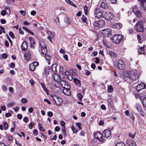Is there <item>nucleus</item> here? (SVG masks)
Listing matches in <instances>:
<instances>
[{
	"mask_svg": "<svg viewBox=\"0 0 146 146\" xmlns=\"http://www.w3.org/2000/svg\"><path fill=\"white\" fill-rule=\"evenodd\" d=\"M1 56H2V58H3L6 59L7 58V55L6 54L3 53L1 55Z\"/></svg>",
	"mask_w": 146,
	"mask_h": 146,
	"instance_id": "4d7b16f0",
	"label": "nucleus"
},
{
	"mask_svg": "<svg viewBox=\"0 0 146 146\" xmlns=\"http://www.w3.org/2000/svg\"><path fill=\"white\" fill-rule=\"evenodd\" d=\"M71 129L72 130L73 132L74 133H77L78 131L77 130H76L75 128L72 125L71 127Z\"/></svg>",
	"mask_w": 146,
	"mask_h": 146,
	"instance_id": "de8ad7c7",
	"label": "nucleus"
},
{
	"mask_svg": "<svg viewBox=\"0 0 146 146\" xmlns=\"http://www.w3.org/2000/svg\"><path fill=\"white\" fill-rule=\"evenodd\" d=\"M21 102L23 103H26L27 102V100L25 98H23L21 100Z\"/></svg>",
	"mask_w": 146,
	"mask_h": 146,
	"instance_id": "13d9d810",
	"label": "nucleus"
},
{
	"mask_svg": "<svg viewBox=\"0 0 146 146\" xmlns=\"http://www.w3.org/2000/svg\"><path fill=\"white\" fill-rule=\"evenodd\" d=\"M140 3L142 7L145 10H146V0H137Z\"/></svg>",
	"mask_w": 146,
	"mask_h": 146,
	"instance_id": "412c9836",
	"label": "nucleus"
},
{
	"mask_svg": "<svg viewBox=\"0 0 146 146\" xmlns=\"http://www.w3.org/2000/svg\"><path fill=\"white\" fill-rule=\"evenodd\" d=\"M57 64H53L51 66V70L52 71L54 72H56V66Z\"/></svg>",
	"mask_w": 146,
	"mask_h": 146,
	"instance_id": "7c9ffc66",
	"label": "nucleus"
},
{
	"mask_svg": "<svg viewBox=\"0 0 146 146\" xmlns=\"http://www.w3.org/2000/svg\"><path fill=\"white\" fill-rule=\"evenodd\" d=\"M63 58L66 61H67L68 60V57L67 55L66 54H64L63 55Z\"/></svg>",
	"mask_w": 146,
	"mask_h": 146,
	"instance_id": "774afa93",
	"label": "nucleus"
},
{
	"mask_svg": "<svg viewBox=\"0 0 146 146\" xmlns=\"http://www.w3.org/2000/svg\"><path fill=\"white\" fill-rule=\"evenodd\" d=\"M20 13L22 15L24 16L26 14V12L25 11L23 10H20Z\"/></svg>",
	"mask_w": 146,
	"mask_h": 146,
	"instance_id": "5fc2aeb1",
	"label": "nucleus"
},
{
	"mask_svg": "<svg viewBox=\"0 0 146 146\" xmlns=\"http://www.w3.org/2000/svg\"><path fill=\"white\" fill-rule=\"evenodd\" d=\"M114 17L113 15L111 13H106L104 15V18L106 20L108 21L112 20Z\"/></svg>",
	"mask_w": 146,
	"mask_h": 146,
	"instance_id": "9d476101",
	"label": "nucleus"
},
{
	"mask_svg": "<svg viewBox=\"0 0 146 146\" xmlns=\"http://www.w3.org/2000/svg\"><path fill=\"white\" fill-rule=\"evenodd\" d=\"M52 78L54 81H56L59 84V82L60 81V76L57 74H54L52 75Z\"/></svg>",
	"mask_w": 146,
	"mask_h": 146,
	"instance_id": "f3484780",
	"label": "nucleus"
},
{
	"mask_svg": "<svg viewBox=\"0 0 146 146\" xmlns=\"http://www.w3.org/2000/svg\"><path fill=\"white\" fill-rule=\"evenodd\" d=\"M3 124L4 129L5 130L7 129L8 127V124L6 122H4Z\"/></svg>",
	"mask_w": 146,
	"mask_h": 146,
	"instance_id": "a18cd8bd",
	"label": "nucleus"
},
{
	"mask_svg": "<svg viewBox=\"0 0 146 146\" xmlns=\"http://www.w3.org/2000/svg\"><path fill=\"white\" fill-rule=\"evenodd\" d=\"M5 9L7 14L9 15L10 14L11 12L10 10V7L9 6H8L6 7Z\"/></svg>",
	"mask_w": 146,
	"mask_h": 146,
	"instance_id": "72a5a7b5",
	"label": "nucleus"
},
{
	"mask_svg": "<svg viewBox=\"0 0 146 146\" xmlns=\"http://www.w3.org/2000/svg\"><path fill=\"white\" fill-rule=\"evenodd\" d=\"M130 74V79L131 80L132 82L134 81V82H133V84L136 83L138 82V76L136 70H133L129 71Z\"/></svg>",
	"mask_w": 146,
	"mask_h": 146,
	"instance_id": "f257e3e1",
	"label": "nucleus"
},
{
	"mask_svg": "<svg viewBox=\"0 0 146 146\" xmlns=\"http://www.w3.org/2000/svg\"><path fill=\"white\" fill-rule=\"evenodd\" d=\"M74 82L75 84L77 85L78 87H80L81 86V83L80 81L76 78L73 79Z\"/></svg>",
	"mask_w": 146,
	"mask_h": 146,
	"instance_id": "a878e982",
	"label": "nucleus"
},
{
	"mask_svg": "<svg viewBox=\"0 0 146 146\" xmlns=\"http://www.w3.org/2000/svg\"><path fill=\"white\" fill-rule=\"evenodd\" d=\"M134 28L137 32H142L144 29L143 22L141 21L138 22L134 26Z\"/></svg>",
	"mask_w": 146,
	"mask_h": 146,
	"instance_id": "20e7f679",
	"label": "nucleus"
},
{
	"mask_svg": "<svg viewBox=\"0 0 146 146\" xmlns=\"http://www.w3.org/2000/svg\"><path fill=\"white\" fill-rule=\"evenodd\" d=\"M15 64L14 63H11L9 65V67L10 68H13L15 67Z\"/></svg>",
	"mask_w": 146,
	"mask_h": 146,
	"instance_id": "338daca9",
	"label": "nucleus"
},
{
	"mask_svg": "<svg viewBox=\"0 0 146 146\" xmlns=\"http://www.w3.org/2000/svg\"><path fill=\"white\" fill-rule=\"evenodd\" d=\"M113 90V88L111 85H110L108 86V91L109 92H111Z\"/></svg>",
	"mask_w": 146,
	"mask_h": 146,
	"instance_id": "ea45409f",
	"label": "nucleus"
},
{
	"mask_svg": "<svg viewBox=\"0 0 146 146\" xmlns=\"http://www.w3.org/2000/svg\"><path fill=\"white\" fill-rule=\"evenodd\" d=\"M94 136L95 138L97 139L100 142L102 143L104 142L105 140L104 138L103 137L102 134L100 132H95L94 133Z\"/></svg>",
	"mask_w": 146,
	"mask_h": 146,
	"instance_id": "39448f33",
	"label": "nucleus"
},
{
	"mask_svg": "<svg viewBox=\"0 0 146 146\" xmlns=\"http://www.w3.org/2000/svg\"><path fill=\"white\" fill-rule=\"evenodd\" d=\"M93 25L95 27L99 28L103 27L105 26V23L103 20H100L99 21L94 22Z\"/></svg>",
	"mask_w": 146,
	"mask_h": 146,
	"instance_id": "6e6552de",
	"label": "nucleus"
},
{
	"mask_svg": "<svg viewBox=\"0 0 146 146\" xmlns=\"http://www.w3.org/2000/svg\"><path fill=\"white\" fill-rule=\"evenodd\" d=\"M78 99L80 101H81L83 98L82 95L80 93H79L77 94V95Z\"/></svg>",
	"mask_w": 146,
	"mask_h": 146,
	"instance_id": "a19ab883",
	"label": "nucleus"
},
{
	"mask_svg": "<svg viewBox=\"0 0 146 146\" xmlns=\"http://www.w3.org/2000/svg\"><path fill=\"white\" fill-rule=\"evenodd\" d=\"M145 47V45H143V47H141L140 48H139L138 49V52L140 54H143L144 53V47Z\"/></svg>",
	"mask_w": 146,
	"mask_h": 146,
	"instance_id": "bb28decb",
	"label": "nucleus"
},
{
	"mask_svg": "<svg viewBox=\"0 0 146 146\" xmlns=\"http://www.w3.org/2000/svg\"><path fill=\"white\" fill-rule=\"evenodd\" d=\"M135 96L136 98H138L140 100H141L143 99V98L142 97L141 94H135Z\"/></svg>",
	"mask_w": 146,
	"mask_h": 146,
	"instance_id": "79ce46f5",
	"label": "nucleus"
},
{
	"mask_svg": "<svg viewBox=\"0 0 146 146\" xmlns=\"http://www.w3.org/2000/svg\"><path fill=\"white\" fill-rule=\"evenodd\" d=\"M115 146H125V145L122 142H119L116 144Z\"/></svg>",
	"mask_w": 146,
	"mask_h": 146,
	"instance_id": "58836bf2",
	"label": "nucleus"
},
{
	"mask_svg": "<svg viewBox=\"0 0 146 146\" xmlns=\"http://www.w3.org/2000/svg\"><path fill=\"white\" fill-rule=\"evenodd\" d=\"M135 107L138 111L139 113L142 116H144L145 115V113L142 110L141 106L140 104L138 103L136 104L135 105Z\"/></svg>",
	"mask_w": 146,
	"mask_h": 146,
	"instance_id": "9b49d317",
	"label": "nucleus"
},
{
	"mask_svg": "<svg viewBox=\"0 0 146 146\" xmlns=\"http://www.w3.org/2000/svg\"><path fill=\"white\" fill-rule=\"evenodd\" d=\"M103 133L104 135V137L106 138H110L111 137V132L109 130L107 129L105 130Z\"/></svg>",
	"mask_w": 146,
	"mask_h": 146,
	"instance_id": "a211bd4d",
	"label": "nucleus"
},
{
	"mask_svg": "<svg viewBox=\"0 0 146 146\" xmlns=\"http://www.w3.org/2000/svg\"><path fill=\"white\" fill-rule=\"evenodd\" d=\"M46 33L48 35V39L51 42H52L51 38H52L54 36V34L51 32L49 31H46Z\"/></svg>",
	"mask_w": 146,
	"mask_h": 146,
	"instance_id": "5701e85b",
	"label": "nucleus"
},
{
	"mask_svg": "<svg viewBox=\"0 0 146 146\" xmlns=\"http://www.w3.org/2000/svg\"><path fill=\"white\" fill-rule=\"evenodd\" d=\"M38 131L37 129H34L33 131V135H37L38 134Z\"/></svg>",
	"mask_w": 146,
	"mask_h": 146,
	"instance_id": "3c124183",
	"label": "nucleus"
},
{
	"mask_svg": "<svg viewBox=\"0 0 146 146\" xmlns=\"http://www.w3.org/2000/svg\"><path fill=\"white\" fill-rule=\"evenodd\" d=\"M85 74L87 76L90 75V72L89 71L87 70L85 71Z\"/></svg>",
	"mask_w": 146,
	"mask_h": 146,
	"instance_id": "69168bd1",
	"label": "nucleus"
},
{
	"mask_svg": "<svg viewBox=\"0 0 146 146\" xmlns=\"http://www.w3.org/2000/svg\"><path fill=\"white\" fill-rule=\"evenodd\" d=\"M48 115L49 117H52L53 115L51 111H48L47 112Z\"/></svg>",
	"mask_w": 146,
	"mask_h": 146,
	"instance_id": "e2e57ef3",
	"label": "nucleus"
},
{
	"mask_svg": "<svg viewBox=\"0 0 146 146\" xmlns=\"http://www.w3.org/2000/svg\"><path fill=\"white\" fill-rule=\"evenodd\" d=\"M23 120L25 122L27 123L29 121L28 118L27 117H26L23 118Z\"/></svg>",
	"mask_w": 146,
	"mask_h": 146,
	"instance_id": "680f3d73",
	"label": "nucleus"
},
{
	"mask_svg": "<svg viewBox=\"0 0 146 146\" xmlns=\"http://www.w3.org/2000/svg\"><path fill=\"white\" fill-rule=\"evenodd\" d=\"M43 55L44 56L45 58L48 61V64H50V61L51 60L50 56L48 54H45Z\"/></svg>",
	"mask_w": 146,
	"mask_h": 146,
	"instance_id": "c85d7f7f",
	"label": "nucleus"
},
{
	"mask_svg": "<svg viewBox=\"0 0 146 146\" xmlns=\"http://www.w3.org/2000/svg\"><path fill=\"white\" fill-rule=\"evenodd\" d=\"M109 52L110 56L113 57L115 58L116 56V54L114 52L110 50L109 51Z\"/></svg>",
	"mask_w": 146,
	"mask_h": 146,
	"instance_id": "e433bc0d",
	"label": "nucleus"
},
{
	"mask_svg": "<svg viewBox=\"0 0 146 146\" xmlns=\"http://www.w3.org/2000/svg\"><path fill=\"white\" fill-rule=\"evenodd\" d=\"M129 146H136V145L135 141L133 140H131L127 142Z\"/></svg>",
	"mask_w": 146,
	"mask_h": 146,
	"instance_id": "cd10ccee",
	"label": "nucleus"
},
{
	"mask_svg": "<svg viewBox=\"0 0 146 146\" xmlns=\"http://www.w3.org/2000/svg\"><path fill=\"white\" fill-rule=\"evenodd\" d=\"M81 20L83 22H85L87 21V19L84 15H83L81 18Z\"/></svg>",
	"mask_w": 146,
	"mask_h": 146,
	"instance_id": "603ef678",
	"label": "nucleus"
},
{
	"mask_svg": "<svg viewBox=\"0 0 146 146\" xmlns=\"http://www.w3.org/2000/svg\"><path fill=\"white\" fill-rule=\"evenodd\" d=\"M62 92L64 94L67 96H69L70 95L71 92L69 90V89H66L65 88H63L62 90Z\"/></svg>",
	"mask_w": 146,
	"mask_h": 146,
	"instance_id": "b1692460",
	"label": "nucleus"
},
{
	"mask_svg": "<svg viewBox=\"0 0 146 146\" xmlns=\"http://www.w3.org/2000/svg\"><path fill=\"white\" fill-rule=\"evenodd\" d=\"M101 33L105 37L110 36L112 34V32L111 29H104L101 31Z\"/></svg>",
	"mask_w": 146,
	"mask_h": 146,
	"instance_id": "0eeeda50",
	"label": "nucleus"
},
{
	"mask_svg": "<svg viewBox=\"0 0 146 146\" xmlns=\"http://www.w3.org/2000/svg\"><path fill=\"white\" fill-rule=\"evenodd\" d=\"M135 14L138 18H141L142 17V13L139 11H137L135 12Z\"/></svg>",
	"mask_w": 146,
	"mask_h": 146,
	"instance_id": "c756f323",
	"label": "nucleus"
},
{
	"mask_svg": "<svg viewBox=\"0 0 146 146\" xmlns=\"http://www.w3.org/2000/svg\"><path fill=\"white\" fill-rule=\"evenodd\" d=\"M38 63L36 62H33L32 64H30L29 66L30 70L32 71H34L35 70L36 67L38 66Z\"/></svg>",
	"mask_w": 146,
	"mask_h": 146,
	"instance_id": "dca6fc26",
	"label": "nucleus"
},
{
	"mask_svg": "<svg viewBox=\"0 0 146 146\" xmlns=\"http://www.w3.org/2000/svg\"><path fill=\"white\" fill-rule=\"evenodd\" d=\"M76 125L81 130L82 129V127H81V124L80 123H76Z\"/></svg>",
	"mask_w": 146,
	"mask_h": 146,
	"instance_id": "09e8293b",
	"label": "nucleus"
},
{
	"mask_svg": "<svg viewBox=\"0 0 146 146\" xmlns=\"http://www.w3.org/2000/svg\"><path fill=\"white\" fill-rule=\"evenodd\" d=\"M19 108V106H17L15 108H13V109L16 112H17L18 111Z\"/></svg>",
	"mask_w": 146,
	"mask_h": 146,
	"instance_id": "0e129e2a",
	"label": "nucleus"
},
{
	"mask_svg": "<svg viewBox=\"0 0 146 146\" xmlns=\"http://www.w3.org/2000/svg\"><path fill=\"white\" fill-rule=\"evenodd\" d=\"M123 38V36L120 35H113L112 36L111 40L114 43L119 44L122 40Z\"/></svg>",
	"mask_w": 146,
	"mask_h": 146,
	"instance_id": "f03ea898",
	"label": "nucleus"
},
{
	"mask_svg": "<svg viewBox=\"0 0 146 146\" xmlns=\"http://www.w3.org/2000/svg\"><path fill=\"white\" fill-rule=\"evenodd\" d=\"M146 87V86L145 84L144 83H142L137 85L136 86V88L137 90L139 92L141 90L145 88Z\"/></svg>",
	"mask_w": 146,
	"mask_h": 146,
	"instance_id": "2eb2a0df",
	"label": "nucleus"
},
{
	"mask_svg": "<svg viewBox=\"0 0 146 146\" xmlns=\"http://www.w3.org/2000/svg\"><path fill=\"white\" fill-rule=\"evenodd\" d=\"M123 75L124 78H130L129 71L128 72H124L122 73Z\"/></svg>",
	"mask_w": 146,
	"mask_h": 146,
	"instance_id": "2f4dec72",
	"label": "nucleus"
},
{
	"mask_svg": "<svg viewBox=\"0 0 146 146\" xmlns=\"http://www.w3.org/2000/svg\"><path fill=\"white\" fill-rule=\"evenodd\" d=\"M64 21L68 24H70L71 22L70 20L68 17H66L64 19Z\"/></svg>",
	"mask_w": 146,
	"mask_h": 146,
	"instance_id": "c9c22d12",
	"label": "nucleus"
},
{
	"mask_svg": "<svg viewBox=\"0 0 146 146\" xmlns=\"http://www.w3.org/2000/svg\"><path fill=\"white\" fill-rule=\"evenodd\" d=\"M100 7L103 9H107L108 8V6L107 4L104 2H102L101 3Z\"/></svg>",
	"mask_w": 146,
	"mask_h": 146,
	"instance_id": "473e14b6",
	"label": "nucleus"
},
{
	"mask_svg": "<svg viewBox=\"0 0 146 146\" xmlns=\"http://www.w3.org/2000/svg\"><path fill=\"white\" fill-rule=\"evenodd\" d=\"M29 82L31 84V86H33L35 83L34 81L32 79H30L29 80Z\"/></svg>",
	"mask_w": 146,
	"mask_h": 146,
	"instance_id": "864d4df0",
	"label": "nucleus"
},
{
	"mask_svg": "<svg viewBox=\"0 0 146 146\" xmlns=\"http://www.w3.org/2000/svg\"><path fill=\"white\" fill-rule=\"evenodd\" d=\"M117 66L119 69H123L125 67L124 62L121 60H118L117 64Z\"/></svg>",
	"mask_w": 146,
	"mask_h": 146,
	"instance_id": "f8f14e48",
	"label": "nucleus"
},
{
	"mask_svg": "<svg viewBox=\"0 0 146 146\" xmlns=\"http://www.w3.org/2000/svg\"><path fill=\"white\" fill-rule=\"evenodd\" d=\"M107 1L112 3H115L116 1L117 0H106Z\"/></svg>",
	"mask_w": 146,
	"mask_h": 146,
	"instance_id": "bf43d9fd",
	"label": "nucleus"
},
{
	"mask_svg": "<svg viewBox=\"0 0 146 146\" xmlns=\"http://www.w3.org/2000/svg\"><path fill=\"white\" fill-rule=\"evenodd\" d=\"M35 125V123L34 122H31L30 123L29 125V128L31 129L32 128L33 126Z\"/></svg>",
	"mask_w": 146,
	"mask_h": 146,
	"instance_id": "49530a36",
	"label": "nucleus"
},
{
	"mask_svg": "<svg viewBox=\"0 0 146 146\" xmlns=\"http://www.w3.org/2000/svg\"><path fill=\"white\" fill-rule=\"evenodd\" d=\"M32 52L31 51L27 52L24 55V57L27 60H29L30 59Z\"/></svg>",
	"mask_w": 146,
	"mask_h": 146,
	"instance_id": "aec40b11",
	"label": "nucleus"
},
{
	"mask_svg": "<svg viewBox=\"0 0 146 146\" xmlns=\"http://www.w3.org/2000/svg\"><path fill=\"white\" fill-rule=\"evenodd\" d=\"M142 104L144 107H146V96L143 99Z\"/></svg>",
	"mask_w": 146,
	"mask_h": 146,
	"instance_id": "37998d69",
	"label": "nucleus"
},
{
	"mask_svg": "<svg viewBox=\"0 0 146 146\" xmlns=\"http://www.w3.org/2000/svg\"><path fill=\"white\" fill-rule=\"evenodd\" d=\"M29 40L31 44V46L32 47L35 44L34 39L32 37H30L29 38Z\"/></svg>",
	"mask_w": 146,
	"mask_h": 146,
	"instance_id": "f704fd0d",
	"label": "nucleus"
},
{
	"mask_svg": "<svg viewBox=\"0 0 146 146\" xmlns=\"http://www.w3.org/2000/svg\"><path fill=\"white\" fill-rule=\"evenodd\" d=\"M39 128L40 131H44V129L43 128L40 123L38 124Z\"/></svg>",
	"mask_w": 146,
	"mask_h": 146,
	"instance_id": "8fccbe9b",
	"label": "nucleus"
},
{
	"mask_svg": "<svg viewBox=\"0 0 146 146\" xmlns=\"http://www.w3.org/2000/svg\"><path fill=\"white\" fill-rule=\"evenodd\" d=\"M9 35L13 39L15 38V36L13 33L11 31H10L9 32Z\"/></svg>",
	"mask_w": 146,
	"mask_h": 146,
	"instance_id": "c03bdc74",
	"label": "nucleus"
},
{
	"mask_svg": "<svg viewBox=\"0 0 146 146\" xmlns=\"http://www.w3.org/2000/svg\"><path fill=\"white\" fill-rule=\"evenodd\" d=\"M40 85L43 88V90L45 91L47 94L48 95V90L46 88L43 82H40Z\"/></svg>",
	"mask_w": 146,
	"mask_h": 146,
	"instance_id": "393cba45",
	"label": "nucleus"
},
{
	"mask_svg": "<svg viewBox=\"0 0 146 146\" xmlns=\"http://www.w3.org/2000/svg\"><path fill=\"white\" fill-rule=\"evenodd\" d=\"M110 25L111 27L113 29H120L122 27V25L121 23H112Z\"/></svg>",
	"mask_w": 146,
	"mask_h": 146,
	"instance_id": "ddd939ff",
	"label": "nucleus"
},
{
	"mask_svg": "<svg viewBox=\"0 0 146 146\" xmlns=\"http://www.w3.org/2000/svg\"><path fill=\"white\" fill-rule=\"evenodd\" d=\"M51 96L57 106H60L62 104V100L61 98L55 95H51Z\"/></svg>",
	"mask_w": 146,
	"mask_h": 146,
	"instance_id": "423d86ee",
	"label": "nucleus"
},
{
	"mask_svg": "<svg viewBox=\"0 0 146 146\" xmlns=\"http://www.w3.org/2000/svg\"><path fill=\"white\" fill-rule=\"evenodd\" d=\"M95 14L96 18H100L103 17L102 11L99 8H96Z\"/></svg>",
	"mask_w": 146,
	"mask_h": 146,
	"instance_id": "1a4fd4ad",
	"label": "nucleus"
},
{
	"mask_svg": "<svg viewBox=\"0 0 146 146\" xmlns=\"http://www.w3.org/2000/svg\"><path fill=\"white\" fill-rule=\"evenodd\" d=\"M39 49H40L42 54L44 55L47 53V50L44 41L41 40L39 43Z\"/></svg>",
	"mask_w": 146,
	"mask_h": 146,
	"instance_id": "7ed1b4c3",
	"label": "nucleus"
},
{
	"mask_svg": "<svg viewBox=\"0 0 146 146\" xmlns=\"http://www.w3.org/2000/svg\"><path fill=\"white\" fill-rule=\"evenodd\" d=\"M59 84H60L63 88L70 89V86L68 84V83L64 80H60L59 82Z\"/></svg>",
	"mask_w": 146,
	"mask_h": 146,
	"instance_id": "4468645a",
	"label": "nucleus"
},
{
	"mask_svg": "<svg viewBox=\"0 0 146 146\" xmlns=\"http://www.w3.org/2000/svg\"><path fill=\"white\" fill-rule=\"evenodd\" d=\"M7 14L6 11L5 10H3L1 12V15L4 16L5 15Z\"/></svg>",
	"mask_w": 146,
	"mask_h": 146,
	"instance_id": "6e6d98bb",
	"label": "nucleus"
},
{
	"mask_svg": "<svg viewBox=\"0 0 146 146\" xmlns=\"http://www.w3.org/2000/svg\"><path fill=\"white\" fill-rule=\"evenodd\" d=\"M50 68L49 67H45L44 68V72L43 73V76H47L49 74Z\"/></svg>",
	"mask_w": 146,
	"mask_h": 146,
	"instance_id": "4be33fe9",
	"label": "nucleus"
},
{
	"mask_svg": "<svg viewBox=\"0 0 146 146\" xmlns=\"http://www.w3.org/2000/svg\"><path fill=\"white\" fill-rule=\"evenodd\" d=\"M129 136L131 138H133L135 136V133L133 134H131V133L129 134Z\"/></svg>",
	"mask_w": 146,
	"mask_h": 146,
	"instance_id": "052dcab7",
	"label": "nucleus"
},
{
	"mask_svg": "<svg viewBox=\"0 0 146 146\" xmlns=\"http://www.w3.org/2000/svg\"><path fill=\"white\" fill-rule=\"evenodd\" d=\"M21 48L22 50L24 51H25L28 48L27 43L26 41H24L23 42L22 44L21 45Z\"/></svg>",
	"mask_w": 146,
	"mask_h": 146,
	"instance_id": "6ab92c4d",
	"label": "nucleus"
},
{
	"mask_svg": "<svg viewBox=\"0 0 146 146\" xmlns=\"http://www.w3.org/2000/svg\"><path fill=\"white\" fill-rule=\"evenodd\" d=\"M84 10L85 14L87 15L88 12V7L87 6L85 5L84 7Z\"/></svg>",
	"mask_w": 146,
	"mask_h": 146,
	"instance_id": "4c0bfd02",
	"label": "nucleus"
}]
</instances>
